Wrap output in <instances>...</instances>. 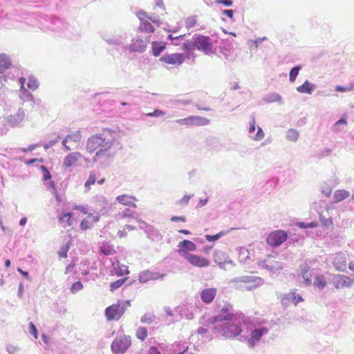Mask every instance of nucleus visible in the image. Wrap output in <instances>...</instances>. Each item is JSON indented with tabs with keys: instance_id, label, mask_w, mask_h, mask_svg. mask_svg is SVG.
Here are the masks:
<instances>
[{
	"instance_id": "nucleus-44",
	"label": "nucleus",
	"mask_w": 354,
	"mask_h": 354,
	"mask_svg": "<svg viewBox=\"0 0 354 354\" xmlns=\"http://www.w3.org/2000/svg\"><path fill=\"white\" fill-rule=\"evenodd\" d=\"M83 288V284L81 281H76L75 283H73L71 287V291L72 293H75L77 291H79Z\"/></svg>"
},
{
	"instance_id": "nucleus-45",
	"label": "nucleus",
	"mask_w": 354,
	"mask_h": 354,
	"mask_svg": "<svg viewBox=\"0 0 354 354\" xmlns=\"http://www.w3.org/2000/svg\"><path fill=\"white\" fill-rule=\"evenodd\" d=\"M297 226L300 228H308V227H315L317 226V223L314 221L310 223H305L303 222L297 223Z\"/></svg>"
},
{
	"instance_id": "nucleus-11",
	"label": "nucleus",
	"mask_w": 354,
	"mask_h": 354,
	"mask_svg": "<svg viewBox=\"0 0 354 354\" xmlns=\"http://www.w3.org/2000/svg\"><path fill=\"white\" fill-rule=\"evenodd\" d=\"M180 124L188 125V126H203L209 124V120L207 118L201 116H189L183 119H179L176 120Z\"/></svg>"
},
{
	"instance_id": "nucleus-28",
	"label": "nucleus",
	"mask_w": 354,
	"mask_h": 354,
	"mask_svg": "<svg viewBox=\"0 0 354 354\" xmlns=\"http://www.w3.org/2000/svg\"><path fill=\"white\" fill-rule=\"evenodd\" d=\"M58 221L64 227L72 225V214L71 213L62 212L58 216Z\"/></svg>"
},
{
	"instance_id": "nucleus-3",
	"label": "nucleus",
	"mask_w": 354,
	"mask_h": 354,
	"mask_svg": "<svg viewBox=\"0 0 354 354\" xmlns=\"http://www.w3.org/2000/svg\"><path fill=\"white\" fill-rule=\"evenodd\" d=\"M131 345V338L129 335H123L118 337L112 342L111 348L115 354H123Z\"/></svg>"
},
{
	"instance_id": "nucleus-55",
	"label": "nucleus",
	"mask_w": 354,
	"mask_h": 354,
	"mask_svg": "<svg viewBox=\"0 0 354 354\" xmlns=\"http://www.w3.org/2000/svg\"><path fill=\"white\" fill-rule=\"evenodd\" d=\"M302 277L306 281V284L309 285L311 282L310 276H309L308 270H306L302 272Z\"/></svg>"
},
{
	"instance_id": "nucleus-6",
	"label": "nucleus",
	"mask_w": 354,
	"mask_h": 354,
	"mask_svg": "<svg viewBox=\"0 0 354 354\" xmlns=\"http://www.w3.org/2000/svg\"><path fill=\"white\" fill-rule=\"evenodd\" d=\"M288 234L283 230H275L269 234L266 239L267 243L270 246L277 247L286 241Z\"/></svg>"
},
{
	"instance_id": "nucleus-38",
	"label": "nucleus",
	"mask_w": 354,
	"mask_h": 354,
	"mask_svg": "<svg viewBox=\"0 0 354 354\" xmlns=\"http://www.w3.org/2000/svg\"><path fill=\"white\" fill-rule=\"evenodd\" d=\"M197 23V19L195 16H190L187 17L185 21V26L187 28L189 29L195 26Z\"/></svg>"
},
{
	"instance_id": "nucleus-32",
	"label": "nucleus",
	"mask_w": 354,
	"mask_h": 354,
	"mask_svg": "<svg viewBox=\"0 0 354 354\" xmlns=\"http://www.w3.org/2000/svg\"><path fill=\"white\" fill-rule=\"evenodd\" d=\"M152 53L155 57L159 56L165 49V44H160L157 41L151 43Z\"/></svg>"
},
{
	"instance_id": "nucleus-20",
	"label": "nucleus",
	"mask_w": 354,
	"mask_h": 354,
	"mask_svg": "<svg viewBox=\"0 0 354 354\" xmlns=\"http://www.w3.org/2000/svg\"><path fill=\"white\" fill-rule=\"evenodd\" d=\"M82 158V156L80 152L70 153L64 158L63 165L65 168H69L75 165Z\"/></svg>"
},
{
	"instance_id": "nucleus-23",
	"label": "nucleus",
	"mask_w": 354,
	"mask_h": 354,
	"mask_svg": "<svg viewBox=\"0 0 354 354\" xmlns=\"http://www.w3.org/2000/svg\"><path fill=\"white\" fill-rule=\"evenodd\" d=\"M116 201L123 205L136 207V201H137V199L133 196L127 194L120 195L116 197Z\"/></svg>"
},
{
	"instance_id": "nucleus-37",
	"label": "nucleus",
	"mask_w": 354,
	"mask_h": 354,
	"mask_svg": "<svg viewBox=\"0 0 354 354\" xmlns=\"http://www.w3.org/2000/svg\"><path fill=\"white\" fill-rule=\"evenodd\" d=\"M96 180V175L94 171H91L89 174L88 179L85 183V187L88 189H90L91 185H93L95 184Z\"/></svg>"
},
{
	"instance_id": "nucleus-21",
	"label": "nucleus",
	"mask_w": 354,
	"mask_h": 354,
	"mask_svg": "<svg viewBox=\"0 0 354 354\" xmlns=\"http://www.w3.org/2000/svg\"><path fill=\"white\" fill-rule=\"evenodd\" d=\"M100 220V216L93 215L91 214H88L86 218L82 221L80 223V228L83 230H86L91 228L95 223L98 222Z\"/></svg>"
},
{
	"instance_id": "nucleus-62",
	"label": "nucleus",
	"mask_w": 354,
	"mask_h": 354,
	"mask_svg": "<svg viewBox=\"0 0 354 354\" xmlns=\"http://www.w3.org/2000/svg\"><path fill=\"white\" fill-rule=\"evenodd\" d=\"M17 271L21 274L24 277H26L27 279L30 280V277L28 272L24 271L21 270V268H18Z\"/></svg>"
},
{
	"instance_id": "nucleus-4",
	"label": "nucleus",
	"mask_w": 354,
	"mask_h": 354,
	"mask_svg": "<svg viewBox=\"0 0 354 354\" xmlns=\"http://www.w3.org/2000/svg\"><path fill=\"white\" fill-rule=\"evenodd\" d=\"M194 46L205 54H209L212 53L214 45L209 37L197 35H194Z\"/></svg>"
},
{
	"instance_id": "nucleus-59",
	"label": "nucleus",
	"mask_w": 354,
	"mask_h": 354,
	"mask_svg": "<svg viewBox=\"0 0 354 354\" xmlns=\"http://www.w3.org/2000/svg\"><path fill=\"white\" fill-rule=\"evenodd\" d=\"M36 162H43L44 160L42 158H32L26 161V165H32Z\"/></svg>"
},
{
	"instance_id": "nucleus-5",
	"label": "nucleus",
	"mask_w": 354,
	"mask_h": 354,
	"mask_svg": "<svg viewBox=\"0 0 354 354\" xmlns=\"http://www.w3.org/2000/svg\"><path fill=\"white\" fill-rule=\"evenodd\" d=\"M222 335L226 338H233L239 335L242 329L239 324L234 323H225L218 328Z\"/></svg>"
},
{
	"instance_id": "nucleus-15",
	"label": "nucleus",
	"mask_w": 354,
	"mask_h": 354,
	"mask_svg": "<svg viewBox=\"0 0 354 354\" xmlns=\"http://www.w3.org/2000/svg\"><path fill=\"white\" fill-rule=\"evenodd\" d=\"M303 301V298L299 295H297L295 291H292L289 293L285 294L281 299V304L284 307H287L291 304L297 306L299 302Z\"/></svg>"
},
{
	"instance_id": "nucleus-1",
	"label": "nucleus",
	"mask_w": 354,
	"mask_h": 354,
	"mask_svg": "<svg viewBox=\"0 0 354 354\" xmlns=\"http://www.w3.org/2000/svg\"><path fill=\"white\" fill-rule=\"evenodd\" d=\"M231 283L236 290L251 291L262 284V279L257 277L242 276L232 279Z\"/></svg>"
},
{
	"instance_id": "nucleus-51",
	"label": "nucleus",
	"mask_w": 354,
	"mask_h": 354,
	"mask_svg": "<svg viewBox=\"0 0 354 354\" xmlns=\"http://www.w3.org/2000/svg\"><path fill=\"white\" fill-rule=\"evenodd\" d=\"M100 251L105 255H111V254H113V252H114L113 249L109 248V247L106 248L104 246L101 247Z\"/></svg>"
},
{
	"instance_id": "nucleus-60",
	"label": "nucleus",
	"mask_w": 354,
	"mask_h": 354,
	"mask_svg": "<svg viewBox=\"0 0 354 354\" xmlns=\"http://www.w3.org/2000/svg\"><path fill=\"white\" fill-rule=\"evenodd\" d=\"M223 14L232 19L234 15V12L232 10H224L223 11Z\"/></svg>"
},
{
	"instance_id": "nucleus-56",
	"label": "nucleus",
	"mask_w": 354,
	"mask_h": 354,
	"mask_svg": "<svg viewBox=\"0 0 354 354\" xmlns=\"http://www.w3.org/2000/svg\"><path fill=\"white\" fill-rule=\"evenodd\" d=\"M147 354H161L156 346H151L148 350Z\"/></svg>"
},
{
	"instance_id": "nucleus-27",
	"label": "nucleus",
	"mask_w": 354,
	"mask_h": 354,
	"mask_svg": "<svg viewBox=\"0 0 354 354\" xmlns=\"http://www.w3.org/2000/svg\"><path fill=\"white\" fill-rule=\"evenodd\" d=\"M25 115L23 112H18L17 113L10 115L8 119V122L11 127L19 126L24 120Z\"/></svg>"
},
{
	"instance_id": "nucleus-50",
	"label": "nucleus",
	"mask_w": 354,
	"mask_h": 354,
	"mask_svg": "<svg viewBox=\"0 0 354 354\" xmlns=\"http://www.w3.org/2000/svg\"><path fill=\"white\" fill-rule=\"evenodd\" d=\"M165 115V112L161 110L156 109L153 112L148 113L146 114L149 117H159Z\"/></svg>"
},
{
	"instance_id": "nucleus-16",
	"label": "nucleus",
	"mask_w": 354,
	"mask_h": 354,
	"mask_svg": "<svg viewBox=\"0 0 354 354\" xmlns=\"http://www.w3.org/2000/svg\"><path fill=\"white\" fill-rule=\"evenodd\" d=\"M165 274H161L157 272H152L145 270L142 272L138 277V280L140 283H147L151 280H158L164 278Z\"/></svg>"
},
{
	"instance_id": "nucleus-8",
	"label": "nucleus",
	"mask_w": 354,
	"mask_h": 354,
	"mask_svg": "<svg viewBox=\"0 0 354 354\" xmlns=\"http://www.w3.org/2000/svg\"><path fill=\"white\" fill-rule=\"evenodd\" d=\"M232 305L230 303H225L221 309L219 314L212 318V322H217L220 321H230L234 319L236 315L231 313L232 310Z\"/></svg>"
},
{
	"instance_id": "nucleus-29",
	"label": "nucleus",
	"mask_w": 354,
	"mask_h": 354,
	"mask_svg": "<svg viewBox=\"0 0 354 354\" xmlns=\"http://www.w3.org/2000/svg\"><path fill=\"white\" fill-rule=\"evenodd\" d=\"M80 137L79 135H68L62 141V145L65 147V148L68 150V151H71V149H73L74 147L73 146H71V145H67L68 143H69L70 142H72L73 141L76 145L78 144L79 141H80Z\"/></svg>"
},
{
	"instance_id": "nucleus-10",
	"label": "nucleus",
	"mask_w": 354,
	"mask_h": 354,
	"mask_svg": "<svg viewBox=\"0 0 354 354\" xmlns=\"http://www.w3.org/2000/svg\"><path fill=\"white\" fill-rule=\"evenodd\" d=\"M214 261L218 266L224 270L232 268L234 263L222 251H216L214 253Z\"/></svg>"
},
{
	"instance_id": "nucleus-18",
	"label": "nucleus",
	"mask_w": 354,
	"mask_h": 354,
	"mask_svg": "<svg viewBox=\"0 0 354 354\" xmlns=\"http://www.w3.org/2000/svg\"><path fill=\"white\" fill-rule=\"evenodd\" d=\"M268 330L267 328H261L254 329L251 333L250 337L248 339V344L250 347H254L257 342H258L261 337L268 333Z\"/></svg>"
},
{
	"instance_id": "nucleus-58",
	"label": "nucleus",
	"mask_w": 354,
	"mask_h": 354,
	"mask_svg": "<svg viewBox=\"0 0 354 354\" xmlns=\"http://www.w3.org/2000/svg\"><path fill=\"white\" fill-rule=\"evenodd\" d=\"M171 221H173V222H176V221L185 222L186 219L183 216H172L171 218Z\"/></svg>"
},
{
	"instance_id": "nucleus-46",
	"label": "nucleus",
	"mask_w": 354,
	"mask_h": 354,
	"mask_svg": "<svg viewBox=\"0 0 354 354\" xmlns=\"http://www.w3.org/2000/svg\"><path fill=\"white\" fill-rule=\"evenodd\" d=\"M40 169L43 172V179L44 180H49L51 178V175L47 168L45 166L41 165Z\"/></svg>"
},
{
	"instance_id": "nucleus-64",
	"label": "nucleus",
	"mask_w": 354,
	"mask_h": 354,
	"mask_svg": "<svg viewBox=\"0 0 354 354\" xmlns=\"http://www.w3.org/2000/svg\"><path fill=\"white\" fill-rule=\"evenodd\" d=\"M75 209H79L83 214H86L88 213V209H87L86 207H84V206H76Z\"/></svg>"
},
{
	"instance_id": "nucleus-9",
	"label": "nucleus",
	"mask_w": 354,
	"mask_h": 354,
	"mask_svg": "<svg viewBox=\"0 0 354 354\" xmlns=\"http://www.w3.org/2000/svg\"><path fill=\"white\" fill-rule=\"evenodd\" d=\"M106 142L102 134L93 135L87 140L86 151L91 153L102 147Z\"/></svg>"
},
{
	"instance_id": "nucleus-48",
	"label": "nucleus",
	"mask_w": 354,
	"mask_h": 354,
	"mask_svg": "<svg viewBox=\"0 0 354 354\" xmlns=\"http://www.w3.org/2000/svg\"><path fill=\"white\" fill-rule=\"evenodd\" d=\"M153 316L151 315H144L142 317H141V322L142 323H145V324H151L152 322H153Z\"/></svg>"
},
{
	"instance_id": "nucleus-33",
	"label": "nucleus",
	"mask_w": 354,
	"mask_h": 354,
	"mask_svg": "<svg viewBox=\"0 0 354 354\" xmlns=\"http://www.w3.org/2000/svg\"><path fill=\"white\" fill-rule=\"evenodd\" d=\"M314 284L319 289H323L326 286V281L323 275H318L315 277Z\"/></svg>"
},
{
	"instance_id": "nucleus-13",
	"label": "nucleus",
	"mask_w": 354,
	"mask_h": 354,
	"mask_svg": "<svg viewBox=\"0 0 354 354\" xmlns=\"http://www.w3.org/2000/svg\"><path fill=\"white\" fill-rule=\"evenodd\" d=\"M112 146H113V143L111 141H107L95 153V155L93 158V160L97 161L102 158H104L105 160L109 159L112 156V153H111V149L112 148Z\"/></svg>"
},
{
	"instance_id": "nucleus-36",
	"label": "nucleus",
	"mask_w": 354,
	"mask_h": 354,
	"mask_svg": "<svg viewBox=\"0 0 354 354\" xmlns=\"http://www.w3.org/2000/svg\"><path fill=\"white\" fill-rule=\"evenodd\" d=\"M286 137L288 140L295 142L299 137V133L295 129H291L288 130Z\"/></svg>"
},
{
	"instance_id": "nucleus-43",
	"label": "nucleus",
	"mask_w": 354,
	"mask_h": 354,
	"mask_svg": "<svg viewBox=\"0 0 354 354\" xmlns=\"http://www.w3.org/2000/svg\"><path fill=\"white\" fill-rule=\"evenodd\" d=\"M196 48L194 46V37H193V41L187 40L183 44V49L185 50H192Z\"/></svg>"
},
{
	"instance_id": "nucleus-52",
	"label": "nucleus",
	"mask_w": 354,
	"mask_h": 354,
	"mask_svg": "<svg viewBox=\"0 0 354 354\" xmlns=\"http://www.w3.org/2000/svg\"><path fill=\"white\" fill-rule=\"evenodd\" d=\"M68 250V246L62 247L59 251V257L60 258H66L67 257V253Z\"/></svg>"
},
{
	"instance_id": "nucleus-57",
	"label": "nucleus",
	"mask_w": 354,
	"mask_h": 354,
	"mask_svg": "<svg viewBox=\"0 0 354 354\" xmlns=\"http://www.w3.org/2000/svg\"><path fill=\"white\" fill-rule=\"evenodd\" d=\"M216 2L226 6H230L232 4V1L231 0H217Z\"/></svg>"
},
{
	"instance_id": "nucleus-24",
	"label": "nucleus",
	"mask_w": 354,
	"mask_h": 354,
	"mask_svg": "<svg viewBox=\"0 0 354 354\" xmlns=\"http://www.w3.org/2000/svg\"><path fill=\"white\" fill-rule=\"evenodd\" d=\"M10 57L3 53H0V75L8 70L12 66Z\"/></svg>"
},
{
	"instance_id": "nucleus-34",
	"label": "nucleus",
	"mask_w": 354,
	"mask_h": 354,
	"mask_svg": "<svg viewBox=\"0 0 354 354\" xmlns=\"http://www.w3.org/2000/svg\"><path fill=\"white\" fill-rule=\"evenodd\" d=\"M136 337L141 340L144 341L147 337V330L145 327H139L136 332Z\"/></svg>"
},
{
	"instance_id": "nucleus-17",
	"label": "nucleus",
	"mask_w": 354,
	"mask_h": 354,
	"mask_svg": "<svg viewBox=\"0 0 354 354\" xmlns=\"http://www.w3.org/2000/svg\"><path fill=\"white\" fill-rule=\"evenodd\" d=\"M138 16L140 20V24L139 26V30L142 32L152 33L154 32V28L153 26L149 22L147 19V15L145 12H139L138 13Z\"/></svg>"
},
{
	"instance_id": "nucleus-19",
	"label": "nucleus",
	"mask_w": 354,
	"mask_h": 354,
	"mask_svg": "<svg viewBox=\"0 0 354 354\" xmlns=\"http://www.w3.org/2000/svg\"><path fill=\"white\" fill-rule=\"evenodd\" d=\"M217 293V290L215 288H208L203 290L201 293V299L205 304L212 303Z\"/></svg>"
},
{
	"instance_id": "nucleus-31",
	"label": "nucleus",
	"mask_w": 354,
	"mask_h": 354,
	"mask_svg": "<svg viewBox=\"0 0 354 354\" xmlns=\"http://www.w3.org/2000/svg\"><path fill=\"white\" fill-rule=\"evenodd\" d=\"M314 90V86L308 81H306L302 85L297 87V91L301 93L311 94Z\"/></svg>"
},
{
	"instance_id": "nucleus-54",
	"label": "nucleus",
	"mask_w": 354,
	"mask_h": 354,
	"mask_svg": "<svg viewBox=\"0 0 354 354\" xmlns=\"http://www.w3.org/2000/svg\"><path fill=\"white\" fill-rule=\"evenodd\" d=\"M191 196L189 195H185L180 200L178 201L180 205H187Z\"/></svg>"
},
{
	"instance_id": "nucleus-63",
	"label": "nucleus",
	"mask_w": 354,
	"mask_h": 354,
	"mask_svg": "<svg viewBox=\"0 0 354 354\" xmlns=\"http://www.w3.org/2000/svg\"><path fill=\"white\" fill-rule=\"evenodd\" d=\"M254 131H255V121H254V119L252 118V121L250 123L249 131L250 133H252Z\"/></svg>"
},
{
	"instance_id": "nucleus-2",
	"label": "nucleus",
	"mask_w": 354,
	"mask_h": 354,
	"mask_svg": "<svg viewBox=\"0 0 354 354\" xmlns=\"http://www.w3.org/2000/svg\"><path fill=\"white\" fill-rule=\"evenodd\" d=\"M126 311V307L122 301H118L115 304L108 306L104 311L105 317L108 321L119 320Z\"/></svg>"
},
{
	"instance_id": "nucleus-26",
	"label": "nucleus",
	"mask_w": 354,
	"mask_h": 354,
	"mask_svg": "<svg viewBox=\"0 0 354 354\" xmlns=\"http://www.w3.org/2000/svg\"><path fill=\"white\" fill-rule=\"evenodd\" d=\"M129 48L133 52H143L145 50L147 46L145 44L142 39L137 38L132 41Z\"/></svg>"
},
{
	"instance_id": "nucleus-40",
	"label": "nucleus",
	"mask_w": 354,
	"mask_h": 354,
	"mask_svg": "<svg viewBox=\"0 0 354 354\" xmlns=\"http://www.w3.org/2000/svg\"><path fill=\"white\" fill-rule=\"evenodd\" d=\"M134 230V227L130 225H126L122 230H120L118 232V235L120 238L125 237L127 232Z\"/></svg>"
},
{
	"instance_id": "nucleus-39",
	"label": "nucleus",
	"mask_w": 354,
	"mask_h": 354,
	"mask_svg": "<svg viewBox=\"0 0 354 354\" xmlns=\"http://www.w3.org/2000/svg\"><path fill=\"white\" fill-rule=\"evenodd\" d=\"M38 82H37V80L36 78H35L34 77L32 76H30L28 77V83H27V86L31 89V90H35L38 87Z\"/></svg>"
},
{
	"instance_id": "nucleus-22",
	"label": "nucleus",
	"mask_w": 354,
	"mask_h": 354,
	"mask_svg": "<svg viewBox=\"0 0 354 354\" xmlns=\"http://www.w3.org/2000/svg\"><path fill=\"white\" fill-rule=\"evenodd\" d=\"M178 252L184 257L185 253H189L188 251H195L196 245L191 241L184 240L178 243Z\"/></svg>"
},
{
	"instance_id": "nucleus-61",
	"label": "nucleus",
	"mask_w": 354,
	"mask_h": 354,
	"mask_svg": "<svg viewBox=\"0 0 354 354\" xmlns=\"http://www.w3.org/2000/svg\"><path fill=\"white\" fill-rule=\"evenodd\" d=\"M263 136H264L263 131H262V129L261 128H259L257 133L254 139L260 140V139L263 138Z\"/></svg>"
},
{
	"instance_id": "nucleus-12",
	"label": "nucleus",
	"mask_w": 354,
	"mask_h": 354,
	"mask_svg": "<svg viewBox=\"0 0 354 354\" xmlns=\"http://www.w3.org/2000/svg\"><path fill=\"white\" fill-rule=\"evenodd\" d=\"M160 61L167 64L179 66L185 61V55L182 53L165 55Z\"/></svg>"
},
{
	"instance_id": "nucleus-49",
	"label": "nucleus",
	"mask_w": 354,
	"mask_h": 354,
	"mask_svg": "<svg viewBox=\"0 0 354 354\" xmlns=\"http://www.w3.org/2000/svg\"><path fill=\"white\" fill-rule=\"evenodd\" d=\"M224 233L223 232H219L215 235H213V236H211V235H206L205 236V239L207 241H209V242H212V241H214L217 239H218L222 235H223Z\"/></svg>"
},
{
	"instance_id": "nucleus-7",
	"label": "nucleus",
	"mask_w": 354,
	"mask_h": 354,
	"mask_svg": "<svg viewBox=\"0 0 354 354\" xmlns=\"http://www.w3.org/2000/svg\"><path fill=\"white\" fill-rule=\"evenodd\" d=\"M184 259L192 266L196 268H207L210 265V261L208 259L192 253H185Z\"/></svg>"
},
{
	"instance_id": "nucleus-41",
	"label": "nucleus",
	"mask_w": 354,
	"mask_h": 354,
	"mask_svg": "<svg viewBox=\"0 0 354 354\" xmlns=\"http://www.w3.org/2000/svg\"><path fill=\"white\" fill-rule=\"evenodd\" d=\"M353 90H354V83H351L347 86H337L335 87V91L337 92H346V91H351Z\"/></svg>"
},
{
	"instance_id": "nucleus-14",
	"label": "nucleus",
	"mask_w": 354,
	"mask_h": 354,
	"mask_svg": "<svg viewBox=\"0 0 354 354\" xmlns=\"http://www.w3.org/2000/svg\"><path fill=\"white\" fill-rule=\"evenodd\" d=\"M354 279L346 275H336L333 279V285L337 289L350 288L353 286Z\"/></svg>"
},
{
	"instance_id": "nucleus-47",
	"label": "nucleus",
	"mask_w": 354,
	"mask_h": 354,
	"mask_svg": "<svg viewBox=\"0 0 354 354\" xmlns=\"http://www.w3.org/2000/svg\"><path fill=\"white\" fill-rule=\"evenodd\" d=\"M115 273L118 276H122L129 273L128 268L126 266L119 267L118 269L115 270Z\"/></svg>"
},
{
	"instance_id": "nucleus-42",
	"label": "nucleus",
	"mask_w": 354,
	"mask_h": 354,
	"mask_svg": "<svg viewBox=\"0 0 354 354\" xmlns=\"http://www.w3.org/2000/svg\"><path fill=\"white\" fill-rule=\"evenodd\" d=\"M300 66H296L291 69L289 74L290 81L293 82L295 81L297 76L298 75L299 71L300 70Z\"/></svg>"
},
{
	"instance_id": "nucleus-25",
	"label": "nucleus",
	"mask_w": 354,
	"mask_h": 354,
	"mask_svg": "<svg viewBox=\"0 0 354 354\" xmlns=\"http://www.w3.org/2000/svg\"><path fill=\"white\" fill-rule=\"evenodd\" d=\"M333 263L338 270L344 268L346 266L345 255L341 252L337 253L334 257Z\"/></svg>"
},
{
	"instance_id": "nucleus-53",
	"label": "nucleus",
	"mask_w": 354,
	"mask_h": 354,
	"mask_svg": "<svg viewBox=\"0 0 354 354\" xmlns=\"http://www.w3.org/2000/svg\"><path fill=\"white\" fill-rule=\"evenodd\" d=\"M30 333L34 336L35 339H37V330L32 322L29 324Z\"/></svg>"
},
{
	"instance_id": "nucleus-35",
	"label": "nucleus",
	"mask_w": 354,
	"mask_h": 354,
	"mask_svg": "<svg viewBox=\"0 0 354 354\" xmlns=\"http://www.w3.org/2000/svg\"><path fill=\"white\" fill-rule=\"evenodd\" d=\"M127 280V277H124L123 279H118L114 282L111 283L110 284V291L113 292L116 289L120 288L124 282Z\"/></svg>"
},
{
	"instance_id": "nucleus-30",
	"label": "nucleus",
	"mask_w": 354,
	"mask_h": 354,
	"mask_svg": "<svg viewBox=\"0 0 354 354\" xmlns=\"http://www.w3.org/2000/svg\"><path fill=\"white\" fill-rule=\"evenodd\" d=\"M349 192L344 189H338L334 192L333 198L335 202H341L349 196Z\"/></svg>"
}]
</instances>
